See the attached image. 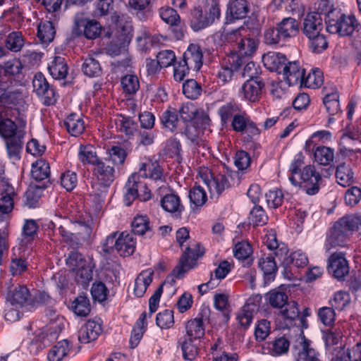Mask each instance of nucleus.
<instances>
[{
  "instance_id": "e433bc0d",
  "label": "nucleus",
  "mask_w": 361,
  "mask_h": 361,
  "mask_svg": "<svg viewBox=\"0 0 361 361\" xmlns=\"http://www.w3.org/2000/svg\"><path fill=\"white\" fill-rule=\"evenodd\" d=\"M277 27L283 39L290 38L295 36L299 31V24L293 18H285L278 25Z\"/></svg>"
},
{
  "instance_id": "7c9ffc66",
  "label": "nucleus",
  "mask_w": 361,
  "mask_h": 361,
  "mask_svg": "<svg viewBox=\"0 0 361 361\" xmlns=\"http://www.w3.org/2000/svg\"><path fill=\"white\" fill-rule=\"evenodd\" d=\"M154 273L151 270L142 271L135 279L133 292L136 297L141 298L144 295L147 287L152 282Z\"/></svg>"
},
{
  "instance_id": "b1692460",
  "label": "nucleus",
  "mask_w": 361,
  "mask_h": 361,
  "mask_svg": "<svg viewBox=\"0 0 361 361\" xmlns=\"http://www.w3.org/2000/svg\"><path fill=\"white\" fill-rule=\"evenodd\" d=\"M331 361H361V343H358L347 350L341 347L334 348Z\"/></svg>"
},
{
  "instance_id": "c85d7f7f",
  "label": "nucleus",
  "mask_w": 361,
  "mask_h": 361,
  "mask_svg": "<svg viewBox=\"0 0 361 361\" xmlns=\"http://www.w3.org/2000/svg\"><path fill=\"white\" fill-rule=\"evenodd\" d=\"M323 103L330 115L336 114L340 111L339 94L336 87H324Z\"/></svg>"
},
{
  "instance_id": "a19ab883",
  "label": "nucleus",
  "mask_w": 361,
  "mask_h": 361,
  "mask_svg": "<svg viewBox=\"0 0 361 361\" xmlns=\"http://www.w3.org/2000/svg\"><path fill=\"white\" fill-rule=\"evenodd\" d=\"M119 131L130 137L138 131V125L131 117L121 115L116 121Z\"/></svg>"
},
{
  "instance_id": "f257e3e1",
  "label": "nucleus",
  "mask_w": 361,
  "mask_h": 361,
  "mask_svg": "<svg viewBox=\"0 0 361 361\" xmlns=\"http://www.w3.org/2000/svg\"><path fill=\"white\" fill-rule=\"evenodd\" d=\"M301 164L299 161H293L290 168L291 176L289 180L294 185L300 186L307 195L317 194L322 184V177L312 165L300 169Z\"/></svg>"
},
{
  "instance_id": "5701e85b",
  "label": "nucleus",
  "mask_w": 361,
  "mask_h": 361,
  "mask_svg": "<svg viewBox=\"0 0 361 361\" xmlns=\"http://www.w3.org/2000/svg\"><path fill=\"white\" fill-rule=\"evenodd\" d=\"M290 347L289 340L284 336L275 338L273 341L264 344L263 349L266 353L272 356L286 354Z\"/></svg>"
},
{
  "instance_id": "ea45409f",
  "label": "nucleus",
  "mask_w": 361,
  "mask_h": 361,
  "mask_svg": "<svg viewBox=\"0 0 361 361\" xmlns=\"http://www.w3.org/2000/svg\"><path fill=\"white\" fill-rule=\"evenodd\" d=\"M187 338L198 340L204 335V329L202 317L189 320L185 326Z\"/></svg>"
},
{
  "instance_id": "de8ad7c7",
  "label": "nucleus",
  "mask_w": 361,
  "mask_h": 361,
  "mask_svg": "<svg viewBox=\"0 0 361 361\" xmlns=\"http://www.w3.org/2000/svg\"><path fill=\"white\" fill-rule=\"evenodd\" d=\"M69 350L68 341L67 340L61 341L49 351L47 358L49 361H61L68 355Z\"/></svg>"
},
{
  "instance_id": "7ed1b4c3",
  "label": "nucleus",
  "mask_w": 361,
  "mask_h": 361,
  "mask_svg": "<svg viewBox=\"0 0 361 361\" xmlns=\"http://www.w3.org/2000/svg\"><path fill=\"white\" fill-rule=\"evenodd\" d=\"M25 101L19 91H10L0 87V116L13 117L17 120L19 128L25 126L23 112Z\"/></svg>"
},
{
  "instance_id": "9d476101",
  "label": "nucleus",
  "mask_w": 361,
  "mask_h": 361,
  "mask_svg": "<svg viewBox=\"0 0 361 361\" xmlns=\"http://www.w3.org/2000/svg\"><path fill=\"white\" fill-rule=\"evenodd\" d=\"M6 302L16 307H27L30 310L35 306V301L30 290L24 285L10 287L8 289Z\"/></svg>"
},
{
  "instance_id": "052dcab7",
  "label": "nucleus",
  "mask_w": 361,
  "mask_h": 361,
  "mask_svg": "<svg viewBox=\"0 0 361 361\" xmlns=\"http://www.w3.org/2000/svg\"><path fill=\"white\" fill-rule=\"evenodd\" d=\"M296 361H322L319 353L310 347L309 343L305 341L302 343V349L299 351Z\"/></svg>"
},
{
  "instance_id": "c9c22d12",
  "label": "nucleus",
  "mask_w": 361,
  "mask_h": 361,
  "mask_svg": "<svg viewBox=\"0 0 361 361\" xmlns=\"http://www.w3.org/2000/svg\"><path fill=\"white\" fill-rule=\"evenodd\" d=\"M64 126L73 136H78L85 130V123L80 116L71 114L64 121Z\"/></svg>"
},
{
  "instance_id": "a878e982",
  "label": "nucleus",
  "mask_w": 361,
  "mask_h": 361,
  "mask_svg": "<svg viewBox=\"0 0 361 361\" xmlns=\"http://www.w3.org/2000/svg\"><path fill=\"white\" fill-rule=\"evenodd\" d=\"M71 225V223L69 221H66L63 225H59L58 232L62 237L63 242L75 249L82 245L85 241L77 234V232L71 231L72 230Z\"/></svg>"
},
{
  "instance_id": "2eb2a0df",
  "label": "nucleus",
  "mask_w": 361,
  "mask_h": 361,
  "mask_svg": "<svg viewBox=\"0 0 361 361\" xmlns=\"http://www.w3.org/2000/svg\"><path fill=\"white\" fill-rule=\"evenodd\" d=\"M204 182L207 185L210 193L214 195H219L226 189L234 184L231 174L218 173L214 175L210 173V178L207 177Z\"/></svg>"
},
{
  "instance_id": "2f4dec72",
  "label": "nucleus",
  "mask_w": 361,
  "mask_h": 361,
  "mask_svg": "<svg viewBox=\"0 0 361 361\" xmlns=\"http://www.w3.org/2000/svg\"><path fill=\"white\" fill-rule=\"evenodd\" d=\"M48 70L54 79H64L68 73V66L66 59L61 56H55L49 64Z\"/></svg>"
},
{
  "instance_id": "f3484780",
  "label": "nucleus",
  "mask_w": 361,
  "mask_h": 361,
  "mask_svg": "<svg viewBox=\"0 0 361 361\" xmlns=\"http://www.w3.org/2000/svg\"><path fill=\"white\" fill-rule=\"evenodd\" d=\"M102 331L100 322L90 319L79 330L78 340L82 343H90L98 338Z\"/></svg>"
},
{
  "instance_id": "473e14b6",
  "label": "nucleus",
  "mask_w": 361,
  "mask_h": 361,
  "mask_svg": "<svg viewBox=\"0 0 361 361\" xmlns=\"http://www.w3.org/2000/svg\"><path fill=\"white\" fill-rule=\"evenodd\" d=\"M336 178L338 184L343 187H348L354 182V173L351 166L345 163L339 164L336 167Z\"/></svg>"
},
{
  "instance_id": "c03bdc74",
  "label": "nucleus",
  "mask_w": 361,
  "mask_h": 361,
  "mask_svg": "<svg viewBox=\"0 0 361 361\" xmlns=\"http://www.w3.org/2000/svg\"><path fill=\"white\" fill-rule=\"evenodd\" d=\"M266 299L274 308H283L288 301L287 294L281 288L273 289L268 292L266 294Z\"/></svg>"
},
{
  "instance_id": "4c0bfd02",
  "label": "nucleus",
  "mask_w": 361,
  "mask_h": 361,
  "mask_svg": "<svg viewBox=\"0 0 361 361\" xmlns=\"http://www.w3.org/2000/svg\"><path fill=\"white\" fill-rule=\"evenodd\" d=\"M161 205L165 211L170 213L180 214L184 209L180 197L173 193L165 195L161 200Z\"/></svg>"
},
{
  "instance_id": "37998d69",
  "label": "nucleus",
  "mask_w": 361,
  "mask_h": 361,
  "mask_svg": "<svg viewBox=\"0 0 361 361\" xmlns=\"http://www.w3.org/2000/svg\"><path fill=\"white\" fill-rule=\"evenodd\" d=\"M228 10L233 19H243L247 16L250 7L246 0H233L230 3Z\"/></svg>"
},
{
  "instance_id": "a18cd8bd",
  "label": "nucleus",
  "mask_w": 361,
  "mask_h": 361,
  "mask_svg": "<svg viewBox=\"0 0 361 361\" xmlns=\"http://www.w3.org/2000/svg\"><path fill=\"white\" fill-rule=\"evenodd\" d=\"M50 167L48 162L39 159L32 165L31 176L37 181H41L49 178Z\"/></svg>"
},
{
  "instance_id": "412c9836",
  "label": "nucleus",
  "mask_w": 361,
  "mask_h": 361,
  "mask_svg": "<svg viewBox=\"0 0 361 361\" xmlns=\"http://www.w3.org/2000/svg\"><path fill=\"white\" fill-rule=\"evenodd\" d=\"M203 54L199 45L191 44L184 52L182 61L191 69L198 71L202 65Z\"/></svg>"
},
{
  "instance_id": "6e6d98bb",
  "label": "nucleus",
  "mask_w": 361,
  "mask_h": 361,
  "mask_svg": "<svg viewBox=\"0 0 361 361\" xmlns=\"http://www.w3.org/2000/svg\"><path fill=\"white\" fill-rule=\"evenodd\" d=\"M323 83V75L319 69L312 70L305 77L304 73V80L301 82L300 85H304L308 88L315 89Z\"/></svg>"
},
{
  "instance_id": "603ef678",
  "label": "nucleus",
  "mask_w": 361,
  "mask_h": 361,
  "mask_svg": "<svg viewBox=\"0 0 361 361\" xmlns=\"http://www.w3.org/2000/svg\"><path fill=\"white\" fill-rule=\"evenodd\" d=\"M78 158L83 164L95 165L99 160L97 157L94 147L90 145L80 146Z\"/></svg>"
},
{
  "instance_id": "bb28decb",
  "label": "nucleus",
  "mask_w": 361,
  "mask_h": 361,
  "mask_svg": "<svg viewBox=\"0 0 361 361\" xmlns=\"http://www.w3.org/2000/svg\"><path fill=\"white\" fill-rule=\"evenodd\" d=\"M115 170L114 167L106 164V162L99 160L94 165V174L97 176L101 184L109 186L115 179Z\"/></svg>"
},
{
  "instance_id": "338daca9",
  "label": "nucleus",
  "mask_w": 361,
  "mask_h": 361,
  "mask_svg": "<svg viewBox=\"0 0 361 361\" xmlns=\"http://www.w3.org/2000/svg\"><path fill=\"white\" fill-rule=\"evenodd\" d=\"M161 123L165 128L171 132L176 130L178 122V115L175 110L167 109L164 111L161 117Z\"/></svg>"
},
{
  "instance_id": "e2e57ef3",
  "label": "nucleus",
  "mask_w": 361,
  "mask_h": 361,
  "mask_svg": "<svg viewBox=\"0 0 361 361\" xmlns=\"http://www.w3.org/2000/svg\"><path fill=\"white\" fill-rule=\"evenodd\" d=\"M251 307L249 304H245L242 308L239 310L237 314V320L241 327L245 329L248 328L251 324L253 319V315L255 312Z\"/></svg>"
},
{
  "instance_id": "cd10ccee",
  "label": "nucleus",
  "mask_w": 361,
  "mask_h": 361,
  "mask_svg": "<svg viewBox=\"0 0 361 361\" xmlns=\"http://www.w3.org/2000/svg\"><path fill=\"white\" fill-rule=\"evenodd\" d=\"M136 240L132 233L122 232L118 237L117 252L122 257L133 255L135 250Z\"/></svg>"
},
{
  "instance_id": "20e7f679",
  "label": "nucleus",
  "mask_w": 361,
  "mask_h": 361,
  "mask_svg": "<svg viewBox=\"0 0 361 361\" xmlns=\"http://www.w3.org/2000/svg\"><path fill=\"white\" fill-rule=\"evenodd\" d=\"M325 23L327 32L341 37L353 36L361 29L354 16H346L336 9H331L326 14Z\"/></svg>"
},
{
  "instance_id": "680f3d73",
  "label": "nucleus",
  "mask_w": 361,
  "mask_h": 361,
  "mask_svg": "<svg viewBox=\"0 0 361 361\" xmlns=\"http://www.w3.org/2000/svg\"><path fill=\"white\" fill-rule=\"evenodd\" d=\"M248 219L250 224L257 226L266 224L268 216L261 206L255 205L250 211Z\"/></svg>"
},
{
  "instance_id": "39448f33",
  "label": "nucleus",
  "mask_w": 361,
  "mask_h": 361,
  "mask_svg": "<svg viewBox=\"0 0 361 361\" xmlns=\"http://www.w3.org/2000/svg\"><path fill=\"white\" fill-rule=\"evenodd\" d=\"M220 0H206L208 11L204 13L200 7L190 12V26L194 31H199L212 25L221 16Z\"/></svg>"
},
{
  "instance_id": "a211bd4d",
  "label": "nucleus",
  "mask_w": 361,
  "mask_h": 361,
  "mask_svg": "<svg viewBox=\"0 0 361 361\" xmlns=\"http://www.w3.org/2000/svg\"><path fill=\"white\" fill-rule=\"evenodd\" d=\"M323 29L322 18L317 12L307 14L303 21L302 32L307 37H313Z\"/></svg>"
},
{
  "instance_id": "69168bd1",
  "label": "nucleus",
  "mask_w": 361,
  "mask_h": 361,
  "mask_svg": "<svg viewBox=\"0 0 361 361\" xmlns=\"http://www.w3.org/2000/svg\"><path fill=\"white\" fill-rule=\"evenodd\" d=\"M133 235H144L147 231H149V221L146 216H137L134 218L132 224Z\"/></svg>"
},
{
  "instance_id": "79ce46f5",
  "label": "nucleus",
  "mask_w": 361,
  "mask_h": 361,
  "mask_svg": "<svg viewBox=\"0 0 361 361\" xmlns=\"http://www.w3.org/2000/svg\"><path fill=\"white\" fill-rule=\"evenodd\" d=\"M71 310L78 317H87L91 311L89 298L85 295H78L71 303Z\"/></svg>"
},
{
  "instance_id": "6ab92c4d",
  "label": "nucleus",
  "mask_w": 361,
  "mask_h": 361,
  "mask_svg": "<svg viewBox=\"0 0 361 361\" xmlns=\"http://www.w3.org/2000/svg\"><path fill=\"white\" fill-rule=\"evenodd\" d=\"M305 69L301 68L298 62L293 61L286 63L282 73L283 78L289 85L301 84L304 80Z\"/></svg>"
},
{
  "instance_id": "6e6552de",
  "label": "nucleus",
  "mask_w": 361,
  "mask_h": 361,
  "mask_svg": "<svg viewBox=\"0 0 361 361\" xmlns=\"http://www.w3.org/2000/svg\"><path fill=\"white\" fill-rule=\"evenodd\" d=\"M204 253V250L197 243L190 244L180 257L178 265L173 273L176 278L183 277V274L196 266L197 260Z\"/></svg>"
},
{
  "instance_id": "dca6fc26",
  "label": "nucleus",
  "mask_w": 361,
  "mask_h": 361,
  "mask_svg": "<svg viewBox=\"0 0 361 361\" xmlns=\"http://www.w3.org/2000/svg\"><path fill=\"white\" fill-rule=\"evenodd\" d=\"M264 87V83L260 77L250 75V78L242 87L244 98L250 102L259 101Z\"/></svg>"
},
{
  "instance_id": "864d4df0",
  "label": "nucleus",
  "mask_w": 361,
  "mask_h": 361,
  "mask_svg": "<svg viewBox=\"0 0 361 361\" xmlns=\"http://www.w3.org/2000/svg\"><path fill=\"white\" fill-rule=\"evenodd\" d=\"M82 71L85 75L90 78L98 77L102 74L99 62L92 57L85 59L82 66Z\"/></svg>"
},
{
  "instance_id": "4d7b16f0",
  "label": "nucleus",
  "mask_w": 361,
  "mask_h": 361,
  "mask_svg": "<svg viewBox=\"0 0 361 361\" xmlns=\"http://www.w3.org/2000/svg\"><path fill=\"white\" fill-rule=\"evenodd\" d=\"M197 341V340H194L190 338H184L181 344V349L184 359L192 361L196 357L198 353L196 343Z\"/></svg>"
},
{
  "instance_id": "393cba45",
  "label": "nucleus",
  "mask_w": 361,
  "mask_h": 361,
  "mask_svg": "<svg viewBox=\"0 0 361 361\" xmlns=\"http://www.w3.org/2000/svg\"><path fill=\"white\" fill-rule=\"evenodd\" d=\"M258 267L264 274V279L266 283L274 279L278 271V267L272 255H263L258 260Z\"/></svg>"
},
{
  "instance_id": "49530a36",
  "label": "nucleus",
  "mask_w": 361,
  "mask_h": 361,
  "mask_svg": "<svg viewBox=\"0 0 361 361\" xmlns=\"http://www.w3.org/2000/svg\"><path fill=\"white\" fill-rule=\"evenodd\" d=\"M314 158L319 164L329 166L334 159V149L325 146H319L314 149Z\"/></svg>"
},
{
  "instance_id": "aec40b11",
  "label": "nucleus",
  "mask_w": 361,
  "mask_h": 361,
  "mask_svg": "<svg viewBox=\"0 0 361 361\" xmlns=\"http://www.w3.org/2000/svg\"><path fill=\"white\" fill-rule=\"evenodd\" d=\"M138 175L154 180L164 181L165 180L164 170L157 161L148 160L147 162L141 163Z\"/></svg>"
},
{
  "instance_id": "0eeeda50",
  "label": "nucleus",
  "mask_w": 361,
  "mask_h": 361,
  "mask_svg": "<svg viewBox=\"0 0 361 361\" xmlns=\"http://www.w3.org/2000/svg\"><path fill=\"white\" fill-rule=\"evenodd\" d=\"M137 173L132 174L126 184V193L124 202L126 206L131 205L132 202L139 198L141 201H147L151 198V192L147 184L140 180Z\"/></svg>"
},
{
  "instance_id": "f704fd0d",
  "label": "nucleus",
  "mask_w": 361,
  "mask_h": 361,
  "mask_svg": "<svg viewBox=\"0 0 361 361\" xmlns=\"http://www.w3.org/2000/svg\"><path fill=\"white\" fill-rule=\"evenodd\" d=\"M37 229L38 226L35 220L30 219L25 221L23 227L22 238L20 242V247L23 248V251H25L27 245L32 242L35 236L37 235Z\"/></svg>"
},
{
  "instance_id": "09e8293b",
  "label": "nucleus",
  "mask_w": 361,
  "mask_h": 361,
  "mask_svg": "<svg viewBox=\"0 0 361 361\" xmlns=\"http://www.w3.org/2000/svg\"><path fill=\"white\" fill-rule=\"evenodd\" d=\"M55 34V27L51 22L47 20L39 24L37 37L42 42H51L54 39Z\"/></svg>"
},
{
  "instance_id": "774afa93",
  "label": "nucleus",
  "mask_w": 361,
  "mask_h": 361,
  "mask_svg": "<svg viewBox=\"0 0 361 361\" xmlns=\"http://www.w3.org/2000/svg\"><path fill=\"white\" fill-rule=\"evenodd\" d=\"M189 198L191 204L195 207H202L207 201V196L204 190L200 185H195L190 189Z\"/></svg>"
},
{
  "instance_id": "4468645a",
  "label": "nucleus",
  "mask_w": 361,
  "mask_h": 361,
  "mask_svg": "<svg viewBox=\"0 0 361 361\" xmlns=\"http://www.w3.org/2000/svg\"><path fill=\"white\" fill-rule=\"evenodd\" d=\"M0 221H3L2 214H9L13 209L14 199L17 196L14 188L7 181L0 180Z\"/></svg>"
},
{
  "instance_id": "58836bf2",
  "label": "nucleus",
  "mask_w": 361,
  "mask_h": 361,
  "mask_svg": "<svg viewBox=\"0 0 361 361\" xmlns=\"http://www.w3.org/2000/svg\"><path fill=\"white\" fill-rule=\"evenodd\" d=\"M23 137L24 135H19L5 140L6 152L10 159L13 160H19L20 159Z\"/></svg>"
},
{
  "instance_id": "f8f14e48",
  "label": "nucleus",
  "mask_w": 361,
  "mask_h": 361,
  "mask_svg": "<svg viewBox=\"0 0 361 361\" xmlns=\"http://www.w3.org/2000/svg\"><path fill=\"white\" fill-rule=\"evenodd\" d=\"M328 272L338 281L345 279L350 273V265L343 252H333L327 259Z\"/></svg>"
},
{
  "instance_id": "3c124183",
  "label": "nucleus",
  "mask_w": 361,
  "mask_h": 361,
  "mask_svg": "<svg viewBox=\"0 0 361 361\" xmlns=\"http://www.w3.org/2000/svg\"><path fill=\"white\" fill-rule=\"evenodd\" d=\"M283 307L285 308L281 312V315L286 321V325L291 326L293 322L300 317L298 303L293 300L288 301Z\"/></svg>"
},
{
  "instance_id": "0e129e2a",
  "label": "nucleus",
  "mask_w": 361,
  "mask_h": 361,
  "mask_svg": "<svg viewBox=\"0 0 361 361\" xmlns=\"http://www.w3.org/2000/svg\"><path fill=\"white\" fill-rule=\"evenodd\" d=\"M202 130L197 128L194 124H187L185 130V135L187 138L195 145L204 148L205 143L201 139L200 134Z\"/></svg>"
},
{
  "instance_id": "9b49d317",
  "label": "nucleus",
  "mask_w": 361,
  "mask_h": 361,
  "mask_svg": "<svg viewBox=\"0 0 361 361\" xmlns=\"http://www.w3.org/2000/svg\"><path fill=\"white\" fill-rule=\"evenodd\" d=\"M102 25L94 19H88L77 15L74 20L73 33L76 36H85L88 39H94L99 37Z\"/></svg>"
},
{
  "instance_id": "4be33fe9",
  "label": "nucleus",
  "mask_w": 361,
  "mask_h": 361,
  "mask_svg": "<svg viewBox=\"0 0 361 361\" xmlns=\"http://www.w3.org/2000/svg\"><path fill=\"white\" fill-rule=\"evenodd\" d=\"M287 59L283 54L269 51L262 56V62L266 68L270 71L281 73L286 63Z\"/></svg>"
},
{
  "instance_id": "1a4fd4ad",
  "label": "nucleus",
  "mask_w": 361,
  "mask_h": 361,
  "mask_svg": "<svg viewBox=\"0 0 361 361\" xmlns=\"http://www.w3.org/2000/svg\"><path fill=\"white\" fill-rule=\"evenodd\" d=\"M33 92L45 106L54 105L57 101V94L52 85H50L44 75L37 73L32 80Z\"/></svg>"
},
{
  "instance_id": "72a5a7b5",
  "label": "nucleus",
  "mask_w": 361,
  "mask_h": 361,
  "mask_svg": "<svg viewBox=\"0 0 361 361\" xmlns=\"http://www.w3.org/2000/svg\"><path fill=\"white\" fill-rule=\"evenodd\" d=\"M22 247L16 249L13 248V257L11 262V271L13 275H20L23 273L27 267V264L24 258L25 254Z\"/></svg>"
},
{
  "instance_id": "c756f323",
  "label": "nucleus",
  "mask_w": 361,
  "mask_h": 361,
  "mask_svg": "<svg viewBox=\"0 0 361 361\" xmlns=\"http://www.w3.org/2000/svg\"><path fill=\"white\" fill-rule=\"evenodd\" d=\"M11 118L6 116H0V135L5 140L25 134L22 130L18 129L17 124Z\"/></svg>"
},
{
  "instance_id": "8fccbe9b",
  "label": "nucleus",
  "mask_w": 361,
  "mask_h": 361,
  "mask_svg": "<svg viewBox=\"0 0 361 361\" xmlns=\"http://www.w3.org/2000/svg\"><path fill=\"white\" fill-rule=\"evenodd\" d=\"M252 253V247L250 243L246 241L238 243L233 249L234 256L239 260H247V266L251 265L252 263V259L250 258Z\"/></svg>"
},
{
  "instance_id": "5fc2aeb1",
  "label": "nucleus",
  "mask_w": 361,
  "mask_h": 361,
  "mask_svg": "<svg viewBox=\"0 0 361 361\" xmlns=\"http://www.w3.org/2000/svg\"><path fill=\"white\" fill-rule=\"evenodd\" d=\"M4 74L8 77H18L22 73L23 66L19 59H13L0 66Z\"/></svg>"
},
{
  "instance_id": "13d9d810",
  "label": "nucleus",
  "mask_w": 361,
  "mask_h": 361,
  "mask_svg": "<svg viewBox=\"0 0 361 361\" xmlns=\"http://www.w3.org/2000/svg\"><path fill=\"white\" fill-rule=\"evenodd\" d=\"M308 264V259L306 255L301 250H297L292 252L288 257H285L283 260L284 266H293L300 268L304 267Z\"/></svg>"
},
{
  "instance_id": "bf43d9fd",
  "label": "nucleus",
  "mask_w": 361,
  "mask_h": 361,
  "mask_svg": "<svg viewBox=\"0 0 361 361\" xmlns=\"http://www.w3.org/2000/svg\"><path fill=\"white\" fill-rule=\"evenodd\" d=\"M183 92L188 99H196L202 93V87L196 80H188L183 85Z\"/></svg>"
},
{
  "instance_id": "f03ea898",
  "label": "nucleus",
  "mask_w": 361,
  "mask_h": 361,
  "mask_svg": "<svg viewBox=\"0 0 361 361\" xmlns=\"http://www.w3.org/2000/svg\"><path fill=\"white\" fill-rule=\"evenodd\" d=\"M361 226V214L345 216L336 221L327 234L325 249L329 251L336 247H343L352 231Z\"/></svg>"
},
{
  "instance_id": "ddd939ff",
  "label": "nucleus",
  "mask_w": 361,
  "mask_h": 361,
  "mask_svg": "<svg viewBox=\"0 0 361 361\" xmlns=\"http://www.w3.org/2000/svg\"><path fill=\"white\" fill-rule=\"evenodd\" d=\"M243 64V59L235 52H231L224 58L220 67L216 71V77L218 82L225 84L229 82L233 73L239 69Z\"/></svg>"
},
{
  "instance_id": "423d86ee",
  "label": "nucleus",
  "mask_w": 361,
  "mask_h": 361,
  "mask_svg": "<svg viewBox=\"0 0 361 361\" xmlns=\"http://www.w3.org/2000/svg\"><path fill=\"white\" fill-rule=\"evenodd\" d=\"M247 30L240 27L236 30H232L227 34V41L233 44L234 51L243 59V63L245 61V56H252L257 48V42L252 37H247L243 32Z\"/></svg>"
}]
</instances>
